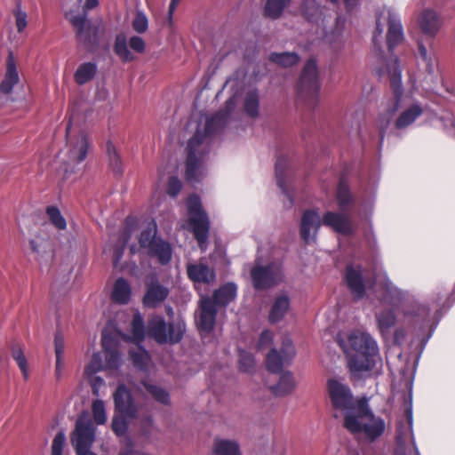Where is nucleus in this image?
Instances as JSON below:
<instances>
[{
    "instance_id": "nucleus-25",
    "label": "nucleus",
    "mask_w": 455,
    "mask_h": 455,
    "mask_svg": "<svg viewBox=\"0 0 455 455\" xmlns=\"http://www.w3.org/2000/svg\"><path fill=\"white\" fill-rule=\"evenodd\" d=\"M168 294L169 290L166 287L159 283H152L148 287L143 303L146 307H154L164 301Z\"/></svg>"
},
{
    "instance_id": "nucleus-58",
    "label": "nucleus",
    "mask_w": 455,
    "mask_h": 455,
    "mask_svg": "<svg viewBox=\"0 0 455 455\" xmlns=\"http://www.w3.org/2000/svg\"><path fill=\"white\" fill-rule=\"evenodd\" d=\"M419 53L426 63L428 72H432L434 68L433 57L427 53V48L421 43H419Z\"/></svg>"
},
{
    "instance_id": "nucleus-53",
    "label": "nucleus",
    "mask_w": 455,
    "mask_h": 455,
    "mask_svg": "<svg viewBox=\"0 0 455 455\" xmlns=\"http://www.w3.org/2000/svg\"><path fill=\"white\" fill-rule=\"evenodd\" d=\"M301 12L307 20H313L315 14L318 12L315 0H304Z\"/></svg>"
},
{
    "instance_id": "nucleus-33",
    "label": "nucleus",
    "mask_w": 455,
    "mask_h": 455,
    "mask_svg": "<svg viewBox=\"0 0 455 455\" xmlns=\"http://www.w3.org/2000/svg\"><path fill=\"white\" fill-rule=\"evenodd\" d=\"M296 387L295 380L291 372L283 373L278 383L271 387L273 393L277 396H284L291 394Z\"/></svg>"
},
{
    "instance_id": "nucleus-50",
    "label": "nucleus",
    "mask_w": 455,
    "mask_h": 455,
    "mask_svg": "<svg viewBox=\"0 0 455 455\" xmlns=\"http://www.w3.org/2000/svg\"><path fill=\"white\" fill-rule=\"evenodd\" d=\"M107 154H108L110 164L112 165L114 171L116 172H121V164H120L119 155L116 151V147L111 142H108V144H107Z\"/></svg>"
},
{
    "instance_id": "nucleus-38",
    "label": "nucleus",
    "mask_w": 455,
    "mask_h": 455,
    "mask_svg": "<svg viewBox=\"0 0 455 455\" xmlns=\"http://www.w3.org/2000/svg\"><path fill=\"white\" fill-rule=\"evenodd\" d=\"M114 51L116 54L124 62L132 61L135 57L128 48L127 39L124 35H119L116 38Z\"/></svg>"
},
{
    "instance_id": "nucleus-46",
    "label": "nucleus",
    "mask_w": 455,
    "mask_h": 455,
    "mask_svg": "<svg viewBox=\"0 0 455 455\" xmlns=\"http://www.w3.org/2000/svg\"><path fill=\"white\" fill-rule=\"evenodd\" d=\"M337 200L341 210H345L346 207L352 202V196L348 190V187L344 181H340L338 186Z\"/></svg>"
},
{
    "instance_id": "nucleus-44",
    "label": "nucleus",
    "mask_w": 455,
    "mask_h": 455,
    "mask_svg": "<svg viewBox=\"0 0 455 455\" xmlns=\"http://www.w3.org/2000/svg\"><path fill=\"white\" fill-rule=\"evenodd\" d=\"M92 412L93 420L97 425H104L107 422L108 416L104 401L97 399L92 404Z\"/></svg>"
},
{
    "instance_id": "nucleus-19",
    "label": "nucleus",
    "mask_w": 455,
    "mask_h": 455,
    "mask_svg": "<svg viewBox=\"0 0 455 455\" xmlns=\"http://www.w3.org/2000/svg\"><path fill=\"white\" fill-rule=\"evenodd\" d=\"M187 273L196 287L199 284H211L216 278L214 269L203 262L188 264Z\"/></svg>"
},
{
    "instance_id": "nucleus-5",
    "label": "nucleus",
    "mask_w": 455,
    "mask_h": 455,
    "mask_svg": "<svg viewBox=\"0 0 455 455\" xmlns=\"http://www.w3.org/2000/svg\"><path fill=\"white\" fill-rule=\"evenodd\" d=\"M66 148L60 152V159L66 173L76 172L78 165L87 156L90 143L86 133L82 130H73L68 124L66 129Z\"/></svg>"
},
{
    "instance_id": "nucleus-60",
    "label": "nucleus",
    "mask_w": 455,
    "mask_h": 455,
    "mask_svg": "<svg viewBox=\"0 0 455 455\" xmlns=\"http://www.w3.org/2000/svg\"><path fill=\"white\" fill-rule=\"evenodd\" d=\"M180 189H181L180 181L177 178L172 177L168 182L167 193L172 196H175L179 194Z\"/></svg>"
},
{
    "instance_id": "nucleus-23",
    "label": "nucleus",
    "mask_w": 455,
    "mask_h": 455,
    "mask_svg": "<svg viewBox=\"0 0 455 455\" xmlns=\"http://www.w3.org/2000/svg\"><path fill=\"white\" fill-rule=\"evenodd\" d=\"M66 342L63 335L57 332L54 337V353H55V376L59 379L66 369L65 358Z\"/></svg>"
},
{
    "instance_id": "nucleus-43",
    "label": "nucleus",
    "mask_w": 455,
    "mask_h": 455,
    "mask_svg": "<svg viewBox=\"0 0 455 455\" xmlns=\"http://www.w3.org/2000/svg\"><path fill=\"white\" fill-rule=\"evenodd\" d=\"M46 214L50 222L59 230H64L67 228V221L56 206H48Z\"/></svg>"
},
{
    "instance_id": "nucleus-63",
    "label": "nucleus",
    "mask_w": 455,
    "mask_h": 455,
    "mask_svg": "<svg viewBox=\"0 0 455 455\" xmlns=\"http://www.w3.org/2000/svg\"><path fill=\"white\" fill-rule=\"evenodd\" d=\"M405 334L403 329H397L395 331V343H402L404 339Z\"/></svg>"
},
{
    "instance_id": "nucleus-3",
    "label": "nucleus",
    "mask_w": 455,
    "mask_h": 455,
    "mask_svg": "<svg viewBox=\"0 0 455 455\" xmlns=\"http://www.w3.org/2000/svg\"><path fill=\"white\" fill-rule=\"evenodd\" d=\"M344 427L357 437L373 442L384 434L386 422L382 418L374 415L364 402L353 415L347 416Z\"/></svg>"
},
{
    "instance_id": "nucleus-7",
    "label": "nucleus",
    "mask_w": 455,
    "mask_h": 455,
    "mask_svg": "<svg viewBox=\"0 0 455 455\" xmlns=\"http://www.w3.org/2000/svg\"><path fill=\"white\" fill-rule=\"evenodd\" d=\"M188 224L202 251L206 249L209 232V219L203 210L200 198L192 195L187 201Z\"/></svg>"
},
{
    "instance_id": "nucleus-2",
    "label": "nucleus",
    "mask_w": 455,
    "mask_h": 455,
    "mask_svg": "<svg viewBox=\"0 0 455 455\" xmlns=\"http://www.w3.org/2000/svg\"><path fill=\"white\" fill-rule=\"evenodd\" d=\"M236 105L235 97L226 102V113H219L211 120H208L204 128L198 129L188 144V159L186 164V175L190 182H196L203 174V163L204 156L209 152L210 134L214 124L219 123L228 113L231 112Z\"/></svg>"
},
{
    "instance_id": "nucleus-39",
    "label": "nucleus",
    "mask_w": 455,
    "mask_h": 455,
    "mask_svg": "<svg viewBox=\"0 0 455 455\" xmlns=\"http://www.w3.org/2000/svg\"><path fill=\"white\" fill-rule=\"evenodd\" d=\"M12 356L13 360L18 364L23 378L25 379H28L29 371L27 359L25 357L22 347L18 344H13L11 347Z\"/></svg>"
},
{
    "instance_id": "nucleus-24",
    "label": "nucleus",
    "mask_w": 455,
    "mask_h": 455,
    "mask_svg": "<svg viewBox=\"0 0 455 455\" xmlns=\"http://www.w3.org/2000/svg\"><path fill=\"white\" fill-rule=\"evenodd\" d=\"M236 293V285L233 283H228L217 289L211 299L214 302L215 307H226L235 299Z\"/></svg>"
},
{
    "instance_id": "nucleus-28",
    "label": "nucleus",
    "mask_w": 455,
    "mask_h": 455,
    "mask_svg": "<svg viewBox=\"0 0 455 455\" xmlns=\"http://www.w3.org/2000/svg\"><path fill=\"white\" fill-rule=\"evenodd\" d=\"M131 286L124 278H118L113 287L111 297L112 299L119 304H126L131 298Z\"/></svg>"
},
{
    "instance_id": "nucleus-62",
    "label": "nucleus",
    "mask_w": 455,
    "mask_h": 455,
    "mask_svg": "<svg viewBox=\"0 0 455 455\" xmlns=\"http://www.w3.org/2000/svg\"><path fill=\"white\" fill-rule=\"evenodd\" d=\"M153 427V420L150 417H146L145 419H142L141 421V429L143 431V434L144 435H148V427Z\"/></svg>"
},
{
    "instance_id": "nucleus-17",
    "label": "nucleus",
    "mask_w": 455,
    "mask_h": 455,
    "mask_svg": "<svg viewBox=\"0 0 455 455\" xmlns=\"http://www.w3.org/2000/svg\"><path fill=\"white\" fill-rule=\"evenodd\" d=\"M217 308L212 299L208 296H201L200 311L197 324L201 331L210 332L214 326Z\"/></svg>"
},
{
    "instance_id": "nucleus-51",
    "label": "nucleus",
    "mask_w": 455,
    "mask_h": 455,
    "mask_svg": "<svg viewBox=\"0 0 455 455\" xmlns=\"http://www.w3.org/2000/svg\"><path fill=\"white\" fill-rule=\"evenodd\" d=\"M128 417H124L122 414L114 417L112 420V429L119 436L124 435L126 433L128 423L126 419Z\"/></svg>"
},
{
    "instance_id": "nucleus-32",
    "label": "nucleus",
    "mask_w": 455,
    "mask_h": 455,
    "mask_svg": "<svg viewBox=\"0 0 455 455\" xmlns=\"http://www.w3.org/2000/svg\"><path fill=\"white\" fill-rule=\"evenodd\" d=\"M97 72V65L93 62H85L77 68L74 78L76 84L83 85L93 79Z\"/></svg>"
},
{
    "instance_id": "nucleus-15",
    "label": "nucleus",
    "mask_w": 455,
    "mask_h": 455,
    "mask_svg": "<svg viewBox=\"0 0 455 455\" xmlns=\"http://www.w3.org/2000/svg\"><path fill=\"white\" fill-rule=\"evenodd\" d=\"M115 409L130 419L138 417L139 409L135 404L131 392L123 384L119 385L113 395Z\"/></svg>"
},
{
    "instance_id": "nucleus-64",
    "label": "nucleus",
    "mask_w": 455,
    "mask_h": 455,
    "mask_svg": "<svg viewBox=\"0 0 455 455\" xmlns=\"http://www.w3.org/2000/svg\"><path fill=\"white\" fill-rule=\"evenodd\" d=\"M98 4H99L98 0H86L84 8L87 10H91V9L96 7L98 5Z\"/></svg>"
},
{
    "instance_id": "nucleus-40",
    "label": "nucleus",
    "mask_w": 455,
    "mask_h": 455,
    "mask_svg": "<svg viewBox=\"0 0 455 455\" xmlns=\"http://www.w3.org/2000/svg\"><path fill=\"white\" fill-rule=\"evenodd\" d=\"M290 2L291 0H267L265 5L266 16L271 19L279 18Z\"/></svg>"
},
{
    "instance_id": "nucleus-61",
    "label": "nucleus",
    "mask_w": 455,
    "mask_h": 455,
    "mask_svg": "<svg viewBox=\"0 0 455 455\" xmlns=\"http://www.w3.org/2000/svg\"><path fill=\"white\" fill-rule=\"evenodd\" d=\"M130 238H131V231L125 228L123 231L121 237H120L121 246H120V249H118L116 251V261H118L121 259L124 248L125 247V245H126L127 242L130 240Z\"/></svg>"
},
{
    "instance_id": "nucleus-22",
    "label": "nucleus",
    "mask_w": 455,
    "mask_h": 455,
    "mask_svg": "<svg viewBox=\"0 0 455 455\" xmlns=\"http://www.w3.org/2000/svg\"><path fill=\"white\" fill-rule=\"evenodd\" d=\"M20 82V76L12 54H9L6 60V70L0 84L2 92L8 94L12 92L14 86Z\"/></svg>"
},
{
    "instance_id": "nucleus-11",
    "label": "nucleus",
    "mask_w": 455,
    "mask_h": 455,
    "mask_svg": "<svg viewBox=\"0 0 455 455\" xmlns=\"http://www.w3.org/2000/svg\"><path fill=\"white\" fill-rule=\"evenodd\" d=\"M255 289L263 290L275 286L283 280L282 266L279 262H272L267 266L257 263L251 271Z\"/></svg>"
},
{
    "instance_id": "nucleus-45",
    "label": "nucleus",
    "mask_w": 455,
    "mask_h": 455,
    "mask_svg": "<svg viewBox=\"0 0 455 455\" xmlns=\"http://www.w3.org/2000/svg\"><path fill=\"white\" fill-rule=\"evenodd\" d=\"M143 385H144L146 390L153 396V398L156 401H157L163 404L169 403L170 396L166 390H164V388H162L158 386H155V385H151V384H148V383H144Z\"/></svg>"
},
{
    "instance_id": "nucleus-4",
    "label": "nucleus",
    "mask_w": 455,
    "mask_h": 455,
    "mask_svg": "<svg viewBox=\"0 0 455 455\" xmlns=\"http://www.w3.org/2000/svg\"><path fill=\"white\" fill-rule=\"evenodd\" d=\"M387 28L386 43L388 49L393 50L403 40V27L399 17L392 9L381 6L376 12V28L372 35V42L375 47L381 48Z\"/></svg>"
},
{
    "instance_id": "nucleus-18",
    "label": "nucleus",
    "mask_w": 455,
    "mask_h": 455,
    "mask_svg": "<svg viewBox=\"0 0 455 455\" xmlns=\"http://www.w3.org/2000/svg\"><path fill=\"white\" fill-rule=\"evenodd\" d=\"M323 225L342 235H351L354 232L352 220L346 213L326 212L323 215Z\"/></svg>"
},
{
    "instance_id": "nucleus-35",
    "label": "nucleus",
    "mask_w": 455,
    "mask_h": 455,
    "mask_svg": "<svg viewBox=\"0 0 455 455\" xmlns=\"http://www.w3.org/2000/svg\"><path fill=\"white\" fill-rule=\"evenodd\" d=\"M378 328L382 335L389 332L390 329L395 326L396 316L393 310L384 309L376 315Z\"/></svg>"
},
{
    "instance_id": "nucleus-12",
    "label": "nucleus",
    "mask_w": 455,
    "mask_h": 455,
    "mask_svg": "<svg viewBox=\"0 0 455 455\" xmlns=\"http://www.w3.org/2000/svg\"><path fill=\"white\" fill-rule=\"evenodd\" d=\"M145 326L143 317L140 312H136L133 315L132 322V340L134 341L138 346L135 350L130 351L131 359L139 369H146L150 362L148 352L139 344L143 341L145 338Z\"/></svg>"
},
{
    "instance_id": "nucleus-29",
    "label": "nucleus",
    "mask_w": 455,
    "mask_h": 455,
    "mask_svg": "<svg viewBox=\"0 0 455 455\" xmlns=\"http://www.w3.org/2000/svg\"><path fill=\"white\" fill-rule=\"evenodd\" d=\"M215 455H241L238 443L230 439L216 438L213 443Z\"/></svg>"
},
{
    "instance_id": "nucleus-27",
    "label": "nucleus",
    "mask_w": 455,
    "mask_h": 455,
    "mask_svg": "<svg viewBox=\"0 0 455 455\" xmlns=\"http://www.w3.org/2000/svg\"><path fill=\"white\" fill-rule=\"evenodd\" d=\"M102 347L106 354L105 369H117L122 363L121 355L116 349L111 348L110 339L106 331L102 332Z\"/></svg>"
},
{
    "instance_id": "nucleus-57",
    "label": "nucleus",
    "mask_w": 455,
    "mask_h": 455,
    "mask_svg": "<svg viewBox=\"0 0 455 455\" xmlns=\"http://www.w3.org/2000/svg\"><path fill=\"white\" fill-rule=\"evenodd\" d=\"M129 46L134 52L142 53L145 51L146 44L141 37L133 36L129 39Z\"/></svg>"
},
{
    "instance_id": "nucleus-26",
    "label": "nucleus",
    "mask_w": 455,
    "mask_h": 455,
    "mask_svg": "<svg viewBox=\"0 0 455 455\" xmlns=\"http://www.w3.org/2000/svg\"><path fill=\"white\" fill-rule=\"evenodd\" d=\"M290 308V298L286 294L278 295L271 307L269 312V321L271 323L280 322Z\"/></svg>"
},
{
    "instance_id": "nucleus-21",
    "label": "nucleus",
    "mask_w": 455,
    "mask_h": 455,
    "mask_svg": "<svg viewBox=\"0 0 455 455\" xmlns=\"http://www.w3.org/2000/svg\"><path fill=\"white\" fill-rule=\"evenodd\" d=\"M346 282L352 293L358 299L365 293L366 283L362 276L361 267L348 266L345 275Z\"/></svg>"
},
{
    "instance_id": "nucleus-41",
    "label": "nucleus",
    "mask_w": 455,
    "mask_h": 455,
    "mask_svg": "<svg viewBox=\"0 0 455 455\" xmlns=\"http://www.w3.org/2000/svg\"><path fill=\"white\" fill-rule=\"evenodd\" d=\"M105 368L100 352H93L90 361L84 367V374L85 378H92L97 372Z\"/></svg>"
},
{
    "instance_id": "nucleus-13",
    "label": "nucleus",
    "mask_w": 455,
    "mask_h": 455,
    "mask_svg": "<svg viewBox=\"0 0 455 455\" xmlns=\"http://www.w3.org/2000/svg\"><path fill=\"white\" fill-rule=\"evenodd\" d=\"M320 91L317 67L315 60L307 62L302 71L299 83V93L306 100L315 102Z\"/></svg>"
},
{
    "instance_id": "nucleus-42",
    "label": "nucleus",
    "mask_w": 455,
    "mask_h": 455,
    "mask_svg": "<svg viewBox=\"0 0 455 455\" xmlns=\"http://www.w3.org/2000/svg\"><path fill=\"white\" fill-rule=\"evenodd\" d=\"M269 59L271 61L285 68L293 66L299 61V56L294 52L272 53Z\"/></svg>"
},
{
    "instance_id": "nucleus-48",
    "label": "nucleus",
    "mask_w": 455,
    "mask_h": 455,
    "mask_svg": "<svg viewBox=\"0 0 455 455\" xmlns=\"http://www.w3.org/2000/svg\"><path fill=\"white\" fill-rule=\"evenodd\" d=\"M69 20L77 30V36L81 41H86L87 35L84 29L87 28L86 18L83 16H71Z\"/></svg>"
},
{
    "instance_id": "nucleus-16",
    "label": "nucleus",
    "mask_w": 455,
    "mask_h": 455,
    "mask_svg": "<svg viewBox=\"0 0 455 455\" xmlns=\"http://www.w3.org/2000/svg\"><path fill=\"white\" fill-rule=\"evenodd\" d=\"M323 225V216L315 210H306L300 220V235L307 243H313L316 240L318 230Z\"/></svg>"
},
{
    "instance_id": "nucleus-59",
    "label": "nucleus",
    "mask_w": 455,
    "mask_h": 455,
    "mask_svg": "<svg viewBox=\"0 0 455 455\" xmlns=\"http://www.w3.org/2000/svg\"><path fill=\"white\" fill-rule=\"evenodd\" d=\"M273 342V333L269 331H264L260 334L258 347L259 349L266 348L270 346Z\"/></svg>"
},
{
    "instance_id": "nucleus-54",
    "label": "nucleus",
    "mask_w": 455,
    "mask_h": 455,
    "mask_svg": "<svg viewBox=\"0 0 455 455\" xmlns=\"http://www.w3.org/2000/svg\"><path fill=\"white\" fill-rule=\"evenodd\" d=\"M286 165H287L286 158L280 157L277 159L276 164H275V174H276V178H277V183H278V186L283 189V191L284 193H286V191L283 188V181L282 176L283 174V170L286 167Z\"/></svg>"
},
{
    "instance_id": "nucleus-9",
    "label": "nucleus",
    "mask_w": 455,
    "mask_h": 455,
    "mask_svg": "<svg viewBox=\"0 0 455 455\" xmlns=\"http://www.w3.org/2000/svg\"><path fill=\"white\" fill-rule=\"evenodd\" d=\"M156 223L151 220L140 233V245L141 248L147 249L149 255L156 256L161 264H167L172 259L171 245L156 237Z\"/></svg>"
},
{
    "instance_id": "nucleus-34",
    "label": "nucleus",
    "mask_w": 455,
    "mask_h": 455,
    "mask_svg": "<svg viewBox=\"0 0 455 455\" xmlns=\"http://www.w3.org/2000/svg\"><path fill=\"white\" fill-rule=\"evenodd\" d=\"M243 108L247 116L254 118L259 114V94L255 89L250 90L245 93L243 100Z\"/></svg>"
},
{
    "instance_id": "nucleus-30",
    "label": "nucleus",
    "mask_w": 455,
    "mask_h": 455,
    "mask_svg": "<svg viewBox=\"0 0 455 455\" xmlns=\"http://www.w3.org/2000/svg\"><path fill=\"white\" fill-rule=\"evenodd\" d=\"M423 112L422 108L419 105H413L411 108L403 111L395 122V127L398 129H403L414 123V121L421 116Z\"/></svg>"
},
{
    "instance_id": "nucleus-31",
    "label": "nucleus",
    "mask_w": 455,
    "mask_h": 455,
    "mask_svg": "<svg viewBox=\"0 0 455 455\" xmlns=\"http://www.w3.org/2000/svg\"><path fill=\"white\" fill-rule=\"evenodd\" d=\"M383 300L394 306H398L404 299L405 293L395 286L389 279L383 283Z\"/></svg>"
},
{
    "instance_id": "nucleus-49",
    "label": "nucleus",
    "mask_w": 455,
    "mask_h": 455,
    "mask_svg": "<svg viewBox=\"0 0 455 455\" xmlns=\"http://www.w3.org/2000/svg\"><path fill=\"white\" fill-rule=\"evenodd\" d=\"M132 28L135 32L139 34H142L148 30V20L146 15L141 12H138L135 18L132 20Z\"/></svg>"
},
{
    "instance_id": "nucleus-56",
    "label": "nucleus",
    "mask_w": 455,
    "mask_h": 455,
    "mask_svg": "<svg viewBox=\"0 0 455 455\" xmlns=\"http://www.w3.org/2000/svg\"><path fill=\"white\" fill-rule=\"evenodd\" d=\"M91 384L92 394L95 396L100 395V389L105 387V381L101 377L92 376V378H86Z\"/></svg>"
},
{
    "instance_id": "nucleus-47",
    "label": "nucleus",
    "mask_w": 455,
    "mask_h": 455,
    "mask_svg": "<svg viewBox=\"0 0 455 455\" xmlns=\"http://www.w3.org/2000/svg\"><path fill=\"white\" fill-rule=\"evenodd\" d=\"M255 359L251 354L240 351L239 352V366L240 370L244 372H251L255 368Z\"/></svg>"
},
{
    "instance_id": "nucleus-20",
    "label": "nucleus",
    "mask_w": 455,
    "mask_h": 455,
    "mask_svg": "<svg viewBox=\"0 0 455 455\" xmlns=\"http://www.w3.org/2000/svg\"><path fill=\"white\" fill-rule=\"evenodd\" d=\"M418 24L422 33L434 37L441 27L439 15L433 9L423 10L418 18Z\"/></svg>"
},
{
    "instance_id": "nucleus-1",
    "label": "nucleus",
    "mask_w": 455,
    "mask_h": 455,
    "mask_svg": "<svg viewBox=\"0 0 455 455\" xmlns=\"http://www.w3.org/2000/svg\"><path fill=\"white\" fill-rule=\"evenodd\" d=\"M338 342L347 355L352 375L357 379L368 376L380 361L377 341L367 332L353 331L347 336V344L341 339Z\"/></svg>"
},
{
    "instance_id": "nucleus-55",
    "label": "nucleus",
    "mask_w": 455,
    "mask_h": 455,
    "mask_svg": "<svg viewBox=\"0 0 455 455\" xmlns=\"http://www.w3.org/2000/svg\"><path fill=\"white\" fill-rule=\"evenodd\" d=\"M16 27L19 32H22L27 27V14L20 8L14 11Z\"/></svg>"
},
{
    "instance_id": "nucleus-10",
    "label": "nucleus",
    "mask_w": 455,
    "mask_h": 455,
    "mask_svg": "<svg viewBox=\"0 0 455 455\" xmlns=\"http://www.w3.org/2000/svg\"><path fill=\"white\" fill-rule=\"evenodd\" d=\"M95 441V427L86 417L81 416L76 422V427L70 435V442L76 455L92 454L91 451Z\"/></svg>"
},
{
    "instance_id": "nucleus-6",
    "label": "nucleus",
    "mask_w": 455,
    "mask_h": 455,
    "mask_svg": "<svg viewBox=\"0 0 455 455\" xmlns=\"http://www.w3.org/2000/svg\"><path fill=\"white\" fill-rule=\"evenodd\" d=\"M328 393L335 411L334 416L338 418L339 414L344 417V420L364 403L355 399L349 387L339 379H332L328 381Z\"/></svg>"
},
{
    "instance_id": "nucleus-14",
    "label": "nucleus",
    "mask_w": 455,
    "mask_h": 455,
    "mask_svg": "<svg viewBox=\"0 0 455 455\" xmlns=\"http://www.w3.org/2000/svg\"><path fill=\"white\" fill-rule=\"evenodd\" d=\"M295 356V348L289 338L283 340L280 351L272 349L267 355L266 363L267 369L272 372L282 370L284 363H289Z\"/></svg>"
},
{
    "instance_id": "nucleus-36",
    "label": "nucleus",
    "mask_w": 455,
    "mask_h": 455,
    "mask_svg": "<svg viewBox=\"0 0 455 455\" xmlns=\"http://www.w3.org/2000/svg\"><path fill=\"white\" fill-rule=\"evenodd\" d=\"M387 73L390 77L391 87L398 98L402 93V80L401 70L396 59L391 60L390 64L387 68Z\"/></svg>"
},
{
    "instance_id": "nucleus-52",
    "label": "nucleus",
    "mask_w": 455,
    "mask_h": 455,
    "mask_svg": "<svg viewBox=\"0 0 455 455\" xmlns=\"http://www.w3.org/2000/svg\"><path fill=\"white\" fill-rule=\"evenodd\" d=\"M66 443V435L63 432H59L54 436L52 443L51 455H62Z\"/></svg>"
},
{
    "instance_id": "nucleus-37",
    "label": "nucleus",
    "mask_w": 455,
    "mask_h": 455,
    "mask_svg": "<svg viewBox=\"0 0 455 455\" xmlns=\"http://www.w3.org/2000/svg\"><path fill=\"white\" fill-rule=\"evenodd\" d=\"M430 315V309L426 305H418L404 311V316L414 323H425Z\"/></svg>"
},
{
    "instance_id": "nucleus-8",
    "label": "nucleus",
    "mask_w": 455,
    "mask_h": 455,
    "mask_svg": "<svg viewBox=\"0 0 455 455\" xmlns=\"http://www.w3.org/2000/svg\"><path fill=\"white\" fill-rule=\"evenodd\" d=\"M185 332V324L182 322L175 323H167L165 320L159 315L152 316L148 323L147 333L152 337L157 343H177Z\"/></svg>"
}]
</instances>
